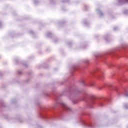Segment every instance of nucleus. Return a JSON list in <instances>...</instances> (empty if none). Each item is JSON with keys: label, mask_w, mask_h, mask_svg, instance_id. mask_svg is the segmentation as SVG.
Listing matches in <instances>:
<instances>
[{"label": "nucleus", "mask_w": 128, "mask_h": 128, "mask_svg": "<svg viewBox=\"0 0 128 128\" xmlns=\"http://www.w3.org/2000/svg\"><path fill=\"white\" fill-rule=\"evenodd\" d=\"M126 2H128V0H126Z\"/></svg>", "instance_id": "1"}, {"label": "nucleus", "mask_w": 128, "mask_h": 128, "mask_svg": "<svg viewBox=\"0 0 128 128\" xmlns=\"http://www.w3.org/2000/svg\"><path fill=\"white\" fill-rule=\"evenodd\" d=\"M64 106H66L65 105H64Z\"/></svg>", "instance_id": "2"}]
</instances>
